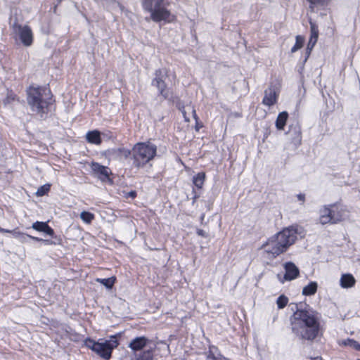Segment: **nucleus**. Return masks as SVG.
I'll return each mask as SVG.
<instances>
[{
  "label": "nucleus",
  "mask_w": 360,
  "mask_h": 360,
  "mask_svg": "<svg viewBox=\"0 0 360 360\" xmlns=\"http://www.w3.org/2000/svg\"><path fill=\"white\" fill-rule=\"evenodd\" d=\"M146 7L147 11L150 13V18L156 22L165 21L166 22H173L176 20L175 15L171 13L165 5L160 6L159 7H151V4L148 0L146 1Z\"/></svg>",
  "instance_id": "obj_10"
},
{
  "label": "nucleus",
  "mask_w": 360,
  "mask_h": 360,
  "mask_svg": "<svg viewBox=\"0 0 360 360\" xmlns=\"http://www.w3.org/2000/svg\"><path fill=\"white\" fill-rule=\"evenodd\" d=\"M297 198L298 200L302 202V203L304 202V201H305V195L304 194L300 193V194L297 195Z\"/></svg>",
  "instance_id": "obj_37"
},
{
  "label": "nucleus",
  "mask_w": 360,
  "mask_h": 360,
  "mask_svg": "<svg viewBox=\"0 0 360 360\" xmlns=\"http://www.w3.org/2000/svg\"><path fill=\"white\" fill-rule=\"evenodd\" d=\"M310 24V38L309 42L307 44V46L306 49V60L311 55V51L316 45L318 38H319V28L317 25L312 22L311 20H309Z\"/></svg>",
  "instance_id": "obj_12"
},
{
  "label": "nucleus",
  "mask_w": 360,
  "mask_h": 360,
  "mask_svg": "<svg viewBox=\"0 0 360 360\" xmlns=\"http://www.w3.org/2000/svg\"><path fill=\"white\" fill-rule=\"evenodd\" d=\"M32 228L37 231L45 233L52 237L53 240H43L42 238L32 236L27 234L26 236L34 241H44L47 245H62L63 238L60 235H56L54 230L44 221H35L32 224Z\"/></svg>",
  "instance_id": "obj_9"
},
{
  "label": "nucleus",
  "mask_w": 360,
  "mask_h": 360,
  "mask_svg": "<svg viewBox=\"0 0 360 360\" xmlns=\"http://www.w3.org/2000/svg\"><path fill=\"white\" fill-rule=\"evenodd\" d=\"M288 113L286 111L280 112L276 120V127L278 130H283L288 119Z\"/></svg>",
  "instance_id": "obj_19"
},
{
  "label": "nucleus",
  "mask_w": 360,
  "mask_h": 360,
  "mask_svg": "<svg viewBox=\"0 0 360 360\" xmlns=\"http://www.w3.org/2000/svg\"><path fill=\"white\" fill-rule=\"evenodd\" d=\"M288 302V298L284 295H280L276 300V304L278 309H283L285 307Z\"/></svg>",
  "instance_id": "obj_29"
},
{
  "label": "nucleus",
  "mask_w": 360,
  "mask_h": 360,
  "mask_svg": "<svg viewBox=\"0 0 360 360\" xmlns=\"http://www.w3.org/2000/svg\"><path fill=\"white\" fill-rule=\"evenodd\" d=\"M347 212L346 206L340 202L322 206L319 211V221L321 224H335L344 220Z\"/></svg>",
  "instance_id": "obj_6"
},
{
  "label": "nucleus",
  "mask_w": 360,
  "mask_h": 360,
  "mask_svg": "<svg viewBox=\"0 0 360 360\" xmlns=\"http://www.w3.org/2000/svg\"><path fill=\"white\" fill-rule=\"evenodd\" d=\"M137 195L136 191H131L129 193H128L127 196L131 197V198H135Z\"/></svg>",
  "instance_id": "obj_38"
},
{
  "label": "nucleus",
  "mask_w": 360,
  "mask_h": 360,
  "mask_svg": "<svg viewBox=\"0 0 360 360\" xmlns=\"http://www.w3.org/2000/svg\"><path fill=\"white\" fill-rule=\"evenodd\" d=\"M356 280L352 274H345L340 278V285L343 288H350L355 285Z\"/></svg>",
  "instance_id": "obj_18"
},
{
  "label": "nucleus",
  "mask_w": 360,
  "mask_h": 360,
  "mask_svg": "<svg viewBox=\"0 0 360 360\" xmlns=\"http://www.w3.org/2000/svg\"><path fill=\"white\" fill-rule=\"evenodd\" d=\"M136 360H153L152 350H146L141 352Z\"/></svg>",
  "instance_id": "obj_28"
},
{
  "label": "nucleus",
  "mask_w": 360,
  "mask_h": 360,
  "mask_svg": "<svg viewBox=\"0 0 360 360\" xmlns=\"http://www.w3.org/2000/svg\"><path fill=\"white\" fill-rule=\"evenodd\" d=\"M157 146L150 141L138 142L132 147V165L136 169L143 168L157 155Z\"/></svg>",
  "instance_id": "obj_4"
},
{
  "label": "nucleus",
  "mask_w": 360,
  "mask_h": 360,
  "mask_svg": "<svg viewBox=\"0 0 360 360\" xmlns=\"http://www.w3.org/2000/svg\"><path fill=\"white\" fill-rule=\"evenodd\" d=\"M85 139L90 144L99 146L102 143L101 133L97 129L87 131Z\"/></svg>",
  "instance_id": "obj_17"
},
{
  "label": "nucleus",
  "mask_w": 360,
  "mask_h": 360,
  "mask_svg": "<svg viewBox=\"0 0 360 360\" xmlns=\"http://www.w3.org/2000/svg\"><path fill=\"white\" fill-rule=\"evenodd\" d=\"M304 44V37L302 35H297L295 37V44L291 48L290 52L292 53L296 52L299 49L303 47Z\"/></svg>",
  "instance_id": "obj_23"
},
{
  "label": "nucleus",
  "mask_w": 360,
  "mask_h": 360,
  "mask_svg": "<svg viewBox=\"0 0 360 360\" xmlns=\"http://www.w3.org/2000/svg\"><path fill=\"white\" fill-rule=\"evenodd\" d=\"M15 101L20 102L19 96L13 90L8 89L6 96L3 100L4 105H7Z\"/></svg>",
  "instance_id": "obj_22"
},
{
  "label": "nucleus",
  "mask_w": 360,
  "mask_h": 360,
  "mask_svg": "<svg viewBox=\"0 0 360 360\" xmlns=\"http://www.w3.org/2000/svg\"><path fill=\"white\" fill-rule=\"evenodd\" d=\"M353 340H354V339L347 338V339H346V340H342V341L339 343V345H340V346H349V347H352V342H352V341H353Z\"/></svg>",
  "instance_id": "obj_33"
},
{
  "label": "nucleus",
  "mask_w": 360,
  "mask_h": 360,
  "mask_svg": "<svg viewBox=\"0 0 360 360\" xmlns=\"http://www.w3.org/2000/svg\"><path fill=\"white\" fill-rule=\"evenodd\" d=\"M279 92L274 86H269L264 90V96L262 99V104L271 107L275 105L278 99Z\"/></svg>",
  "instance_id": "obj_13"
},
{
  "label": "nucleus",
  "mask_w": 360,
  "mask_h": 360,
  "mask_svg": "<svg viewBox=\"0 0 360 360\" xmlns=\"http://www.w3.org/2000/svg\"><path fill=\"white\" fill-rule=\"evenodd\" d=\"M289 132L292 136V143L297 146H300L302 144V139L301 126L299 124L290 125L289 127Z\"/></svg>",
  "instance_id": "obj_15"
},
{
  "label": "nucleus",
  "mask_w": 360,
  "mask_h": 360,
  "mask_svg": "<svg viewBox=\"0 0 360 360\" xmlns=\"http://www.w3.org/2000/svg\"><path fill=\"white\" fill-rule=\"evenodd\" d=\"M357 360H360V359H358Z\"/></svg>",
  "instance_id": "obj_43"
},
{
  "label": "nucleus",
  "mask_w": 360,
  "mask_h": 360,
  "mask_svg": "<svg viewBox=\"0 0 360 360\" xmlns=\"http://www.w3.org/2000/svg\"><path fill=\"white\" fill-rule=\"evenodd\" d=\"M172 77H173V79H174V80H176V73H175V72H174V73H173Z\"/></svg>",
  "instance_id": "obj_41"
},
{
  "label": "nucleus",
  "mask_w": 360,
  "mask_h": 360,
  "mask_svg": "<svg viewBox=\"0 0 360 360\" xmlns=\"http://www.w3.org/2000/svg\"><path fill=\"white\" fill-rule=\"evenodd\" d=\"M297 226L292 225L271 236L262 245L264 253L269 259H274L286 252L297 239Z\"/></svg>",
  "instance_id": "obj_2"
},
{
  "label": "nucleus",
  "mask_w": 360,
  "mask_h": 360,
  "mask_svg": "<svg viewBox=\"0 0 360 360\" xmlns=\"http://www.w3.org/2000/svg\"><path fill=\"white\" fill-rule=\"evenodd\" d=\"M90 166L93 174L97 176L101 181L112 183V180L110 177L112 175V172L109 167L96 162H92Z\"/></svg>",
  "instance_id": "obj_11"
},
{
  "label": "nucleus",
  "mask_w": 360,
  "mask_h": 360,
  "mask_svg": "<svg viewBox=\"0 0 360 360\" xmlns=\"http://www.w3.org/2000/svg\"><path fill=\"white\" fill-rule=\"evenodd\" d=\"M193 117L195 122L199 121V117H198V115L196 114L195 110H193Z\"/></svg>",
  "instance_id": "obj_39"
},
{
  "label": "nucleus",
  "mask_w": 360,
  "mask_h": 360,
  "mask_svg": "<svg viewBox=\"0 0 360 360\" xmlns=\"http://www.w3.org/2000/svg\"><path fill=\"white\" fill-rule=\"evenodd\" d=\"M205 179L206 174L204 172H198L193 177V183L197 188L201 189L203 187Z\"/></svg>",
  "instance_id": "obj_21"
},
{
  "label": "nucleus",
  "mask_w": 360,
  "mask_h": 360,
  "mask_svg": "<svg viewBox=\"0 0 360 360\" xmlns=\"http://www.w3.org/2000/svg\"><path fill=\"white\" fill-rule=\"evenodd\" d=\"M351 342H352V347H351L354 348L356 351H359L360 352V343L359 342L356 341L355 340H354Z\"/></svg>",
  "instance_id": "obj_34"
},
{
  "label": "nucleus",
  "mask_w": 360,
  "mask_h": 360,
  "mask_svg": "<svg viewBox=\"0 0 360 360\" xmlns=\"http://www.w3.org/2000/svg\"><path fill=\"white\" fill-rule=\"evenodd\" d=\"M50 189H51V184H44L43 186H41L37 189L36 195L37 196H39V197L44 196V195H47L49 193V192L50 191Z\"/></svg>",
  "instance_id": "obj_27"
},
{
  "label": "nucleus",
  "mask_w": 360,
  "mask_h": 360,
  "mask_svg": "<svg viewBox=\"0 0 360 360\" xmlns=\"http://www.w3.org/2000/svg\"><path fill=\"white\" fill-rule=\"evenodd\" d=\"M318 289L317 283L315 281H311L304 286L302 289V295L305 296H311L314 295Z\"/></svg>",
  "instance_id": "obj_20"
},
{
  "label": "nucleus",
  "mask_w": 360,
  "mask_h": 360,
  "mask_svg": "<svg viewBox=\"0 0 360 360\" xmlns=\"http://www.w3.org/2000/svg\"><path fill=\"white\" fill-rule=\"evenodd\" d=\"M0 232L1 233H9L13 234L15 237H18L20 236H24L25 234L20 231L18 230V229H15L13 230L6 229L0 227Z\"/></svg>",
  "instance_id": "obj_30"
},
{
  "label": "nucleus",
  "mask_w": 360,
  "mask_h": 360,
  "mask_svg": "<svg viewBox=\"0 0 360 360\" xmlns=\"http://www.w3.org/2000/svg\"><path fill=\"white\" fill-rule=\"evenodd\" d=\"M119 152L121 153L125 158L132 157V149L129 150L125 148H119Z\"/></svg>",
  "instance_id": "obj_32"
},
{
  "label": "nucleus",
  "mask_w": 360,
  "mask_h": 360,
  "mask_svg": "<svg viewBox=\"0 0 360 360\" xmlns=\"http://www.w3.org/2000/svg\"><path fill=\"white\" fill-rule=\"evenodd\" d=\"M290 321L292 333L302 342H313L323 334L320 314L309 307L297 309Z\"/></svg>",
  "instance_id": "obj_1"
},
{
  "label": "nucleus",
  "mask_w": 360,
  "mask_h": 360,
  "mask_svg": "<svg viewBox=\"0 0 360 360\" xmlns=\"http://www.w3.org/2000/svg\"><path fill=\"white\" fill-rule=\"evenodd\" d=\"M310 6V8L311 10L314 9V6H316V5H323L326 2V0H307Z\"/></svg>",
  "instance_id": "obj_31"
},
{
  "label": "nucleus",
  "mask_w": 360,
  "mask_h": 360,
  "mask_svg": "<svg viewBox=\"0 0 360 360\" xmlns=\"http://www.w3.org/2000/svg\"><path fill=\"white\" fill-rule=\"evenodd\" d=\"M150 340L145 336L136 337L133 339L129 344V347L134 352L143 349Z\"/></svg>",
  "instance_id": "obj_16"
},
{
  "label": "nucleus",
  "mask_w": 360,
  "mask_h": 360,
  "mask_svg": "<svg viewBox=\"0 0 360 360\" xmlns=\"http://www.w3.org/2000/svg\"><path fill=\"white\" fill-rule=\"evenodd\" d=\"M121 337L120 333L110 336V340H105L103 342L96 341L91 338H87L84 341V345L88 349H90L100 357L105 360H109L112 356L114 349L120 345L118 339Z\"/></svg>",
  "instance_id": "obj_5"
},
{
  "label": "nucleus",
  "mask_w": 360,
  "mask_h": 360,
  "mask_svg": "<svg viewBox=\"0 0 360 360\" xmlns=\"http://www.w3.org/2000/svg\"><path fill=\"white\" fill-rule=\"evenodd\" d=\"M202 127H203V124L200 122V120L195 122V129L196 131H198Z\"/></svg>",
  "instance_id": "obj_36"
},
{
  "label": "nucleus",
  "mask_w": 360,
  "mask_h": 360,
  "mask_svg": "<svg viewBox=\"0 0 360 360\" xmlns=\"http://www.w3.org/2000/svg\"><path fill=\"white\" fill-rule=\"evenodd\" d=\"M169 72V70L166 68L155 70L151 85L158 89V95L163 99L174 101V92L165 80L168 77Z\"/></svg>",
  "instance_id": "obj_7"
},
{
  "label": "nucleus",
  "mask_w": 360,
  "mask_h": 360,
  "mask_svg": "<svg viewBox=\"0 0 360 360\" xmlns=\"http://www.w3.org/2000/svg\"><path fill=\"white\" fill-rule=\"evenodd\" d=\"M116 278L115 277H111L108 278H97L96 281L103 284L108 288H112L115 284Z\"/></svg>",
  "instance_id": "obj_25"
},
{
  "label": "nucleus",
  "mask_w": 360,
  "mask_h": 360,
  "mask_svg": "<svg viewBox=\"0 0 360 360\" xmlns=\"http://www.w3.org/2000/svg\"><path fill=\"white\" fill-rule=\"evenodd\" d=\"M80 218L86 224H91L95 219V215L91 212L83 211L80 214Z\"/></svg>",
  "instance_id": "obj_24"
},
{
  "label": "nucleus",
  "mask_w": 360,
  "mask_h": 360,
  "mask_svg": "<svg viewBox=\"0 0 360 360\" xmlns=\"http://www.w3.org/2000/svg\"><path fill=\"white\" fill-rule=\"evenodd\" d=\"M58 1H59V2H60V1H61V0H58Z\"/></svg>",
  "instance_id": "obj_42"
},
{
  "label": "nucleus",
  "mask_w": 360,
  "mask_h": 360,
  "mask_svg": "<svg viewBox=\"0 0 360 360\" xmlns=\"http://www.w3.org/2000/svg\"><path fill=\"white\" fill-rule=\"evenodd\" d=\"M27 95L28 104L41 117L50 112L51 106L56 101L50 88L44 86H29Z\"/></svg>",
  "instance_id": "obj_3"
},
{
  "label": "nucleus",
  "mask_w": 360,
  "mask_h": 360,
  "mask_svg": "<svg viewBox=\"0 0 360 360\" xmlns=\"http://www.w3.org/2000/svg\"><path fill=\"white\" fill-rule=\"evenodd\" d=\"M311 360H323L322 357L319 356L316 357H311Z\"/></svg>",
  "instance_id": "obj_40"
},
{
  "label": "nucleus",
  "mask_w": 360,
  "mask_h": 360,
  "mask_svg": "<svg viewBox=\"0 0 360 360\" xmlns=\"http://www.w3.org/2000/svg\"><path fill=\"white\" fill-rule=\"evenodd\" d=\"M146 0H142L141 1V4H142V7L143 8L147 11V8L146 7ZM150 4H151V7L152 8H155V7H159L160 6H164L165 5V0H148Z\"/></svg>",
  "instance_id": "obj_26"
},
{
  "label": "nucleus",
  "mask_w": 360,
  "mask_h": 360,
  "mask_svg": "<svg viewBox=\"0 0 360 360\" xmlns=\"http://www.w3.org/2000/svg\"><path fill=\"white\" fill-rule=\"evenodd\" d=\"M285 274L284 280L290 281L297 278L300 276L299 268L292 262L285 263L284 266Z\"/></svg>",
  "instance_id": "obj_14"
},
{
  "label": "nucleus",
  "mask_w": 360,
  "mask_h": 360,
  "mask_svg": "<svg viewBox=\"0 0 360 360\" xmlns=\"http://www.w3.org/2000/svg\"><path fill=\"white\" fill-rule=\"evenodd\" d=\"M13 39L20 41L24 46H31L34 42V34L32 28L27 25L14 22L12 25Z\"/></svg>",
  "instance_id": "obj_8"
},
{
  "label": "nucleus",
  "mask_w": 360,
  "mask_h": 360,
  "mask_svg": "<svg viewBox=\"0 0 360 360\" xmlns=\"http://www.w3.org/2000/svg\"><path fill=\"white\" fill-rule=\"evenodd\" d=\"M196 233H197V234L199 236H201V237H203V238H206L207 236V235L205 233V231L204 230H202V229H197Z\"/></svg>",
  "instance_id": "obj_35"
}]
</instances>
